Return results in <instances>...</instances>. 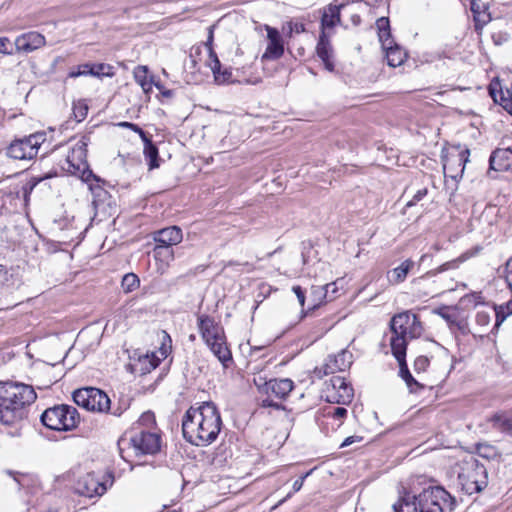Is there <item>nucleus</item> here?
<instances>
[{"label": "nucleus", "instance_id": "f257e3e1", "mask_svg": "<svg viewBox=\"0 0 512 512\" xmlns=\"http://www.w3.org/2000/svg\"><path fill=\"white\" fill-rule=\"evenodd\" d=\"M222 428L220 412L213 402L191 406L182 419L183 437L192 445L206 447L213 443Z\"/></svg>", "mask_w": 512, "mask_h": 512}, {"label": "nucleus", "instance_id": "f03ea898", "mask_svg": "<svg viewBox=\"0 0 512 512\" xmlns=\"http://www.w3.org/2000/svg\"><path fill=\"white\" fill-rule=\"evenodd\" d=\"M37 398L30 385L22 383H0V422L16 424L27 417L28 406Z\"/></svg>", "mask_w": 512, "mask_h": 512}, {"label": "nucleus", "instance_id": "7ed1b4c3", "mask_svg": "<svg viewBox=\"0 0 512 512\" xmlns=\"http://www.w3.org/2000/svg\"><path fill=\"white\" fill-rule=\"evenodd\" d=\"M455 498L440 486L429 487L417 495L405 493L393 504L394 512H452Z\"/></svg>", "mask_w": 512, "mask_h": 512}, {"label": "nucleus", "instance_id": "20e7f679", "mask_svg": "<svg viewBox=\"0 0 512 512\" xmlns=\"http://www.w3.org/2000/svg\"><path fill=\"white\" fill-rule=\"evenodd\" d=\"M390 330L391 351L395 358H399L406 356L408 339L420 337L423 327L416 314L405 311L392 317Z\"/></svg>", "mask_w": 512, "mask_h": 512}, {"label": "nucleus", "instance_id": "39448f33", "mask_svg": "<svg viewBox=\"0 0 512 512\" xmlns=\"http://www.w3.org/2000/svg\"><path fill=\"white\" fill-rule=\"evenodd\" d=\"M197 326L206 345L222 365L227 368L232 362V354L227 346L223 327L216 323L213 317L206 314L197 316Z\"/></svg>", "mask_w": 512, "mask_h": 512}, {"label": "nucleus", "instance_id": "423d86ee", "mask_svg": "<svg viewBox=\"0 0 512 512\" xmlns=\"http://www.w3.org/2000/svg\"><path fill=\"white\" fill-rule=\"evenodd\" d=\"M132 449L135 456L141 455H155L161 448V436L154 430H145L134 428L129 438H121L118 442L120 455L126 459L124 455V446Z\"/></svg>", "mask_w": 512, "mask_h": 512}, {"label": "nucleus", "instance_id": "0eeeda50", "mask_svg": "<svg viewBox=\"0 0 512 512\" xmlns=\"http://www.w3.org/2000/svg\"><path fill=\"white\" fill-rule=\"evenodd\" d=\"M458 481L462 491L468 495L479 493L488 485V473L486 467L475 457L464 459L460 465Z\"/></svg>", "mask_w": 512, "mask_h": 512}, {"label": "nucleus", "instance_id": "6e6552de", "mask_svg": "<svg viewBox=\"0 0 512 512\" xmlns=\"http://www.w3.org/2000/svg\"><path fill=\"white\" fill-rule=\"evenodd\" d=\"M41 423L55 431H71L80 422V415L73 406L60 404L47 408L40 417Z\"/></svg>", "mask_w": 512, "mask_h": 512}, {"label": "nucleus", "instance_id": "1a4fd4ad", "mask_svg": "<svg viewBox=\"0 0 512 512\" xmlns=\"http://www.w3.org/2000/svg\"><path fill=\"white\" fill-rule=\"evenodd\" d=\"M74 402L88 411L111 413L114 416H120L123 413L121 408L111 410V401L107 394L94 387H85L73 392Z\"/></svg>", "mask_w": 512, "mask_h": 512}, {"label": "nucleus", "instance_id": "9d476101", "mask_svg": "<svg viewBox=\"0 0 512 512\" xmlns=\"http://www.w3.org/2000/svg\"><path fill=\"white\" fill-rule=\"evenodd\" d=\"M46 141L45 132H36L21 139H16L7 147L6 154L14 160H32Z\"/></svg>", "mask_w": 512, "mask_h": 512}, {"label": "nucleus", "instance_id": "9b49d317", "mask_svg": "<svg viewBox=\"0 0 512 512\" xmlns=\"http://www.w3.org/2000/svg\"><path fill=\"white\" fill-rule=\"evenodd\" d=\"M325 385L324 392L328 402L348 404L352 401L354 396L353 388L343 377L333 376Z\"/></svg>", "mask_w": 512, "mask_h": 512}, {"label": "nucleus", "instance_id": "f8f14e48", "mask_svg": "<svg viewBox=\"0 0 512 512\" xmlns=\"http://www.w3.org/2000/svg\"><path fill=\"white\" fill-rule=\"evenodd\" d=\"M89 138L84 136L71 148L68 153L65 163L62 165L63 170L70 174H78L79 169L87 164V146Z\"/></svg>", "mask_w": 512, "mask_h": 512}, {"label": "nucleus", "instance_id": "ddd939ff", "mask_svg": "<svg viewBox=\"0 0 512 512\" xmlns=\"http://www.w3.org/2000/svg\"><path fill=\"white\" fill-rule=\"evenodd\" d=\"M458 267V261L457 260H451L448 262L443 263L436 269L430 270L426 272L424 275L415 278L412 281V285L414 290L416 291L417 295L419 297H425V296H434L439 294V292L436 289H432L429 291H423V288L426 285V281H428L430 278L438 275L439 273L445 272L447 270L456 269Z\"/></svg>", "mask_w": 512, "mask_h": 512}, {"label": "nucleus", "instance_id": "4468645a", "mask_svg": "<svg viewBox=\"0 0 512 512\" xmlns=\"http://www.w3.org/2000/svg\"><path fill=\"white\" fill-rule=\"evenodd\" d=\"M352 353L348 350H341L336 355H329L320 369L316 371L322 375L334 374L339 371H345L352 364Z\"/></svg>", "mask_w": 512, "mask_h": 512}, {"label": "nucleus", "instance_id": "2eb2a0df", "mask_svg": "<svg viewBox=\"0 0 512 512\" xmlns=\"http://www.w3.org/2000/svg\"><path fill=\"white\" fill-rule=\"evenodd\" d=\"M106 487L93 474H86L81 477L75 486V492L80 496L92 498L105 493Z\"/></svg>", "mask_w": 512, "mask_h": 512}, {"label": "nucleus", "instance_id": "dca6fc26", "mask_svg": "<svg viewBox=\"0 0 512 512\" xmlns=\"http://www.w3.org/2000/svg\"><path fill=\"white\" fill-rule=\"evenodd\" d=\"M155 245L173 248L183 240L182 229L178 226H169L152 233Z\"/></svg>", "mask_w": 512, "mask_h": 512}, {"label": "nucleus", "instance_id": "f3484780", "mask_svg": "<svg viewBox=\"0 0 512 512\" xmlns=\"http://www.w3.org/2000/svg\"><path fill=\"white\" fill-rule=\"evenodd\" d=\"M267 31L268 45L262 56V59L277 60L284 54V43L282 36L276 28L269 25L265 26Z\"/></svg>", "mask_w": 512, "mask_h": 512}, {"label": "nucleus", "instance_id": "a211bd4d", "mask_svg": "<svg viewBox=\"0 0 512 512\" xmlns=\"http://www.w3.org/2000/svg\"><path fill=\"white\" fill-rule=\"evenodd\" d=\"M489 170L497 172L512 170V149L498 148L494 150L489 158Z\"/></svg>", "mask_w": 512, "mask_h": 512}, {"label": "nucleus", "instance_id": "6ab92c4d", "mask_svg": "<svg viewBox=\"0 0 512 512\" xmlns=\"http://www.w3.org/2000/svg\"><path fill=\"white\" fill-rule=\"evenodd\" d=\"M489 94L495 103L501 105L512 115V82L509 87L503 90L500 82L492 81L489 85Z\"/></svg>", "mask_w": 512, "mask_h": 512}, {"label": "nucleus", "instance_id": "aec40b11", "mask_svg": "<svg viewBox=\"0 0 512 512\" xmlns=\"http://www.w3.org/2000/svg\"><path fill=\"white\" fill-rule=\"evenodd\" d=\"M45 44V37L35 31L28 32L18 36L15 40V46L18 51L32 52Z\"/></svg>", "mask_w": 512, "mask_h": 512}, {"label": "nucleus", "instance_id": "412c9836", "mask_svg": "<svg viewBox=\"0 0 512 512\" xmlns=\"http://www.w3.org/2000/svg\"><path fill=\"white\" fill-rule=\"evenodd\" d=\"M470 10L473 14L475 31L478 34H481L484 26L491 21V15L488 12V6L481 0H471Z\"/></svg>", "mask_w": 512, "mask_h": 512}, {"label": "nucleus", "instance_id": "4be33fe9", "mask_svg": "<svg viewBox=\"0 0 512 512\" xmlns=\"http://www.w3.org/2000/svg\"><path fill=\"white\" fill-rule=\"evenodd\" d=\"M487 421L491 424L492 428L512 436V413L500 410L493 413Z\"/></svg>", "mask_w": 512, "mask_h": 512}, {"label": "nucleus", "instance_id": "5701e85b", "mask_svg": "<svg viewBox=\"0 0 512 512\" xmlns=\"http://www.w3.org/2000/svg\"><path fill=\"white\" fill-rule=\"evenodd\" d=\"M332 46L329 41L328 35L325 31H321V34L319 36V40L316 46V53L318 57L322 60L324 63L325 68L328 71L334 70V63L332 61Z\"/></svg>", "mask_w": 512, "mask_h": 512}, {"label": "nucleus", "instance_id": "b1692460", "mask_svg": "<svg viewBox=\"0 0 512 512\" xmlns=\"http://www.w3.org/2000/svg\"><path fill=\"white\" fill-rule=\"evenodd\" d=\"M266 392H271L279 399H285L294 388V383L289 378L270 379L265 383Z\"/></svg>", "mask_w": 512, "mask_h": 512}, {"label": "nucleus", "instance_id": "393cba45", "mask_svg": "<svg viewBox=\"0 0 512 512\" xmlns=\"http://www.w3.org/2000/svg\"><path fill=\"white\" fill-rule=\"evenodd\" d=\"M345 6V4H329L323 12L321 18V28L322 31H325V28H333L336 25L341 23V9Z\"/></svg>", "mask_w": 512, "mask_h": 512}, {"label": "nucleus", "instance_id": "a878e982", "mask_svg": "<svg viewBox=\"0 0 512 512\" xmlns=\"http://www.w3.org/2000/svg\"><path fill=\"white\" fill-rule=\"evenodd\" d=\"M208 66L211 68L214 80L217 84H226L231 81V70L227 68L222 70L221 62L215 51H211V60L208 61Z\"/></svg>", "mask_w": 512, "mask_h": 512}, {"label": "nucleus", "instance_id": "bb28decb", "mask_svg": "<svg viewBox=\"0 0 512 512\" xmlns=\"http://www.w3.org/2000/svg\"><path fill=\"white\" fill-rule=\"evenodd\" d=\"M468 155H469V150L466 149V150L459 152L456 156L449 157L447 159V161L443 164V169H444L445 175H448V172L452 171L453 166L457 165L459 168L458 173L457 174H449V176L452 178H456L458 174H460V176H461L463 174L465 164L468 161Z\"/></svg>", "mask_w": 512, "mask_h": 512}, {"label": "nucleus", "instance_id": "cd10ccee", "mask_svg": "<svg viewBox=\"0 0 512 512\" xmlns=\"http://www.w3.org/2000/svg\"><path fill=\"white\" fill-rule=\"evenodd\" d=\"M382 47L386 50V58L389 66L398 67L404 62L406 52L401 47L396 44H387Z\"/></svg>", "mask_w": 512, "mask_h": 512}, {"label": "nucleus", "instance_id": "c85d7f7f", "mask_svg": "<svg viewBox=\"0 0 512 512\" xmlns=\"http://www.w3.org/2000/svg\"><path fill=\"white\" fill-rule=\"evenodd\" d=\"M396 360L399 363L400 368V376L405 381L406 385L408 386L410 392H417L418 389L423 388V386L417 382L412 374L410 373L407 364H406V356L396 358Z\"/></svg>", "mask_w": 512, "mask_h": 512}, {"label": "nucleus", "instance_id": "c756f323", "mask_svg": "<svg viewBox=\"0 0 512 512\" xmlns=\"http://www.w3.org/2000/svg\"><path fill=\"white\" fill-rule=\"evenodd\" d=\"M153 256L156 262L160 263L162 267H168L175 259L173 248H167L155 245L153 248Z\"/></svg>", "mask_w": 512, "mask_h": 512}, {"label": "nucleus", "instance_id": "7c9ffc66", "mask_svg": "<svg viewBox=\"0 0 512 512\" xmlns=\"http://www.w3.org/2000/svg\"><path fill=\"white\" fill-rule=\"evenodd\" d=\"M376 26L378 29V36L382 43V46H386L387 44H393V39L391 38L390 32V23L387 17H381L376 21Z\"/></svg>", "mask_w": 512, "mask_h": 512}, {"label": "nucleus", "instance_id": "2f4dec72", "mask_svg": "<svg viewBox=\"0 0 512 512\" xmlns=\"http://www.w3.org/2000/svg\"><path fill=\"white\" fill-rule=\"evenodd\" d=\"M493 311L496 317L494 328H498L508 316L512 315V299L502 305H494Z\"/></svg>", "mask_w": 512, "mask_h": 512}, {"label": "nucleus", "instance_id": "473e14b6", "mask_svg": "<svg viewBox=\"0 0 512 512\" xmlns=\"http://www.w3.org/2000/svg\"><path fill=\"white\" fill-rule=\"evenodd\" d=\"M413 266L414 262L411 259H407L402 262L398 267L392 270L393 281L395 283L403 282Z\"/></svg>", "mask_w": 512, "mask_h": 512}, {"label": "nucleus", "instance_id": "72a5a7b5", "mask_svg": "<svg viewBox=\"0 0 512 512\" xmlns=\"http://www.w3.org/2000/svg\"><path fill=\"white\" fill-rule=\"evenodd\" d=\"M144 154L149 160V169H154L159 166L158 164V149L157 147L146 137Z\"/></svg>", "mask_w": 512, "mask_h": 512}, {"label": "nucleus", "instance_id": "f704fd0d", "mask_svg": "<svg viewBox=\"0 0 512 512\" xmlns=\"http://www.w3.org/2000/svg\"><path fill=\"white\" fill-rule=\"evenodd\" d=\"M89 75L94 77H112L114 75L113 67L109 64L98 63V64H90L89 63Z\"/></svg>", "mask_w": 512, "mask_h": 512}, {"label": "nucleus", "instance_id": "c9c22d12", "mask_svg": "<svg viewBox=\"0 0 512 512\" xmlns=\"http://www.w3.org/2000/svg\"><path fill=\"white\" fill-rule=\"evenodd\" d=\"M136 82L141 86L145 93H149L152 89V82L147 79V68L139 67L134 72Z\"/></svg>", "mask_w": 512, "mask_h": 512}, {"label": "nucleus", "instance_id": "e433bc0d", "mask_svg": "<svg viewBox=\"0 0 512 512\" xmlns=\"http://www.w3.org/2000/svg\"><path fill=\"white\" fill-rule=\"evenodd\" d=\"M140 285V280L138 276L134 273H127L123 276L121 287L125 293H130L138 288Z\"/></svg>", "mask_w": 512, "mask_h": 512}, {"label": "nucleus", "instance_id": "4c0bfd02", "mask_svg": "<svg viewBox=\"0 0 512 512\" xmlns=\"http://www.w3.org/2000/svg\"><path fill=\"white\" fill-rule=\"evenodd\" d=\"M73 115L77 122L83 121L88 114V105L84 100L73 103Z\"/></svg>", "mask_w": 512, "mask_h": 512}, {"label": "nucleus", "instance_id": "58836bf2", "mask_svg": "<svg viewBox=\"0 0 512 512\" xmlns=\"http://www.w3.org/2000/svg\"><path fill=\"white\" fill-rule=\"evenodd\" d=\"M155 425V415L151 411L144 412L139 420H138V427L137 429H145V430H151L152 427Z\"/></svg>", "mask_w": 512, "mask_h": 512}, {"label": "nucleus", "instance_id": "ea45409f", "mask_svg": "<svg viewBox=\"0 0 512 512\" xmlns=\"http://www.w3.org/2000/svg\"><path fill=\"white\" fill-rule=\"evenodd\" d=\"M452 309L451 307L444 306L435 311L437 315H439L441 318H443L447 324L452 327L456 323V319L458 318L456 314L450 313L449 310Z\"/></svg>", "mask_w": 512, "mask_h": 512}, {"label": "nucleus", "instance_id": "a19ab883", "mask_svg": "<svg viewBox=\"0 0 512 512\" xmlns=\"http://www.w3.org/2000/svg\"><path fill=\"white\" fill-rule=\"evenodd\" d=\"M0 284L4 286H11L14 284L11 269L2 264H0Z\"/></svg>", "mask_w": 512, "mask_h": 512}, {"label": "nucleus", "instance_id": "79ce46f5", "mask_svg": "<svg viewBox=\"0 0 512 512\" xmlns=\"http://www.w3.org/2000/svg\"><path fill=\"white\" fill-rule=\"evenodd\" d=\"M79 176L84 182L89 183L94 180L96 182H100V178L93 174L92 170L89 169L88 163L83 166V169H79V173L76 174Z\"/></svg>", "mask_w": 512, "mask_h": 512}, {"label": "nucleus", "instance_id": "37998d69", "mask_svg": "<svg viewBox=\"0 0 512 512\" xmlns=\"http://www.w3.org/2000/svg\"><path fill=\"white\" fill-rule=\"evenodd\" d=\"M88 71H90L89 63H84V64L77 66L76 68L71 69L68 73V77L69 78H77L79 76H86V75H89Z\"/></svg>", "mask_w": 512, "mask_h": 512}, {"label": "nucleus", "instance_id": "c03bdc74", "mask_svg": "<svg viewBox=\"0 0 512 512\" xmlns=\"http://www.w3.org/2000/svg\"><path fill=\"white\" fill-rule=\"evenodd\" d=\"M491 321V315L487 311H478L476 314V323L480 326H487Z\"/></svg>", "mask_w": 512, "mask_h": 512}, {"label": "nucleus", "instance_id": "a18cd8bd", "mask_svg": "<svg viewBox=\"0 0 512 512\" xmlns=\"http://www.w3.org/2000/svg\"><path fill=\"white\" fill-rule=\"evenodd\" d=\"M118 126L131 129L134 132L138 133L143 140H146L145 132L138 125L131 122H120L118 123Z\"/></svg>", "mask_w": 512, "mask_h": 512}, {"label": "nucleus", "instance_id": "49530a36", "mask_svg": "<svg viewBox=\"0 0 512 512\" xmlns=\"http://www.w3.org/2000/svg\"><path fill=\"white\" fill-rule=\"evenodd\" d=\"M429 366V359L426 356H419L414 362V368L416 371H425Z\"/></svg>", "mask_w": 512, "mask_h": 512}, {"label": "nucleus", "instance_id": "de8ad7c7", "mask_svg": "<svg viewBox=\"0 0 512 512\" xmlns=\"http://www.w3.org/2000/svg\"><path fill=\"white\" fill-rule=\"evenodd\" d=\"M427 188L419 189L412 197L410 201L407 202L406 207H411L415 205L417 202L421 201L427 195Z\"/></svg>", "mask_w": 512, "mask_h": 512}, {"label": "nucleus", "instance_id": "09e8293b", "mask_svg": "<svg viewBox=\"0 0 512 512\" xmlns=\"http://www.w3.org/2000/svg\"><path fill=\"white\" fill-rule=\"evenodd\" d=\"M505 279L512 292V257L506 262Z\"/></svg>", "mask_w": 512, "mask_h": 512}, {"label": "nucleus", "instance_id": "8fccbe9b", "mask_svg": "<svg viewBox=\"0 0 512 512\" xmlns=\"http://www.w3.org/2000/svg\"><path fill=\"white\" fill-rule=\"evenodd\" d=\"M363 441V437L359 435H353L349 436L344 439V441L341 443L340 448L348 447L354 443H360Z\"/></svg>", "mask_w": 512, "mask_h": 512}, {"label": "nucleus", "instance_id": "3c124183", "mask_svg": "<svg viewBox=\"0 0 512 512\" xmlns=\"http://www.w3.org/2000/svg\"><path fill=\"white\" fill-rule=\"evenodd\" d=\"M213 28H214V26H210L209 27L207 41L205 42V46L208 48V52H209V59H208V61L211 60V51H214L213 50V46H212L213 45V39H214Z\"/></svg>", "mask_w": 512, "mask_h": 512}, {"label": "nucleus", "instance_id": "603ef678", "mask_svg": "<svg viewBox=\"0 0 512 512\" xmlns=\"http://www.w3.org/2000/svg\"><path fill=\"white\" fill-rule=\"evenodd\" d=\"M312 471L313 470L308 471L306 474H304L299 479L294 481L292 486L293 491L291 492L292 494L298 492L302 488L305 478L308 477L312 473Z\"/></svg>", "mask_w": 512, "mask_h": 512}, {"label": "nucleus", "instance_id": "864d4df0", "mask_svg": "<svg viewBox=\"0 0 512 512\" xmlns=\"http://www.w3.org/2000/svg\"><path fill=\"white\" fill-rule=\"evenodd\" d=\"M288 27H289V36H291L293 32L300 34L305 31V26L302 23L290 22V23H288Z\"/></svg>", "mask_w": 512, "mask_h": 512}, {"label": "nucleus", "instance_id": "5fc2aeb1", "mask_svg": "<svg viewBox=\"0 0 512 512\" xmlns=\"http://www.w3.org/2000/svg\"><path fill=\"white\" fill-rule=\"evenodd\" d=\"M461 302H467L469 304H473L474 306H476L478 303L481 302V296L476 293L471 294V295H466L463 298H461Z\"/></svg>", "mask_w": 512, "mask_h": 512}, {"label": "nucleus", "instance_id": "6e6d98bb", "mask_svg": "<svg viewBox=\"0 0 512 512\" xmlns=\"http://www.w3.org/2000/svg\"><path fill=\"white\" fill-rule=\"evenodd\" d=\"M292 291L295 293L300 305L303 307L305 303V293L300 286H293Z\"/></svg>", "mask_w": 512, "mask_h": 512}, {"label": "nucleus", "instance_id": "4d7b16f0", "mask_svg": "<svg viewBox=\"0 0 512 512\" xmlns=\"http://www.w3.org/2000/svg\"><path fill=\"white\" fill-rule=\"evenodd\" d=\"M261 406L262 407H272L276 410L283 408L282 404L274 402L272 399H270L268 397L261 401Z\"/></svg>", "mask_w": 512, "mask_h": 512}, {"label": "nucleus", "instance_id": "13d9d810", "mask_svg": "<svg viewBox=\"0 0 512 512\" xmlns=\"http://www.w3.org/2000/svg\"><path fill=\"white\" fill-rule=\"evenodd\" d=\"M155 87L159 90L161 95L166 98H171L174 95V91L170 89H166L161 83H155Z\"/></svg>", "mask_w": 512, "mask_h": 512}, {"label": "nucleus", "instance_id": "bf43d9fd", "mask_svg": "<svg viewBox=\"0 0 512 512\" xmlns=\"http://www.w3.org/2000/svg\"><path fill=\"white\" fill-rule=\"evenodd\" d=\"M10 45V41L6 37L0 38V53L3 54H11V51L8 50V46Z\"/></svg>", "mask_w": 512, "mask_h": 512}, {"label": "nucleus", "instance_id": "052dcab7", "mask_svg": "<svg viewBox=\"0 0 512 512\" xmlns=\"http://www.w3.org/2000/svg\"><path fill=\"white\" fill-rule=\"evenodd\" d=\"M348 411L344 407H336L333 412V417L335 419H343L346 417Z\"/></svg>", "mask_w": 512, "mask_h": 512}, {"label": "nucleus", "instance_id": "680f3d73", "mask_svg": "<svg viewBox=\"0 0 512 512\" xmlns=\"http://www.w3.org/2000/svg\"><path fill=\"white\" fill-rule=\"evenodd\" d=\"M51 176H52L51 174H46L45 176H41V177H32L29 181L30 190H33L34 187L36 185H38L41 181H43L44 179L50 178Z\"/></svg>", "mask_w": 512, "mask_h": 512}, {"label": "nucleus", "instance_id": "e2e57ef3", "mask_svg": "<svg viewBox=\"0 0 512 512\" xmlns=\"http://www.w3.org/2000/svg\"><path fill=\"white\" fill-rule=\"evenodd\" d=\"M323 289H325V294L324 296L327 297V294L329 292V289L330 291H332V293H335L337 288H336V284L335 283H329V284H326Z\"/></svg>", "mask_w": 512, "mask_h": 512}, {"label": "nucleus", "instance_id": "0e129e2a", "mask_svg": "<svg viewBox=\"0 0 512 512\" xmlns=\"http://www.w3.org/2000/svg\"><path fill=\"white\" fill-rule=\"evenodd\" d=\"M453 326H456L459 330L464 331V329L467 326V323L464 320H458L457 318L456 323Z\"/></svg>", "mask_w": 512, "mask_h": 512}, {"label": "nucleus", "instance_id": "69168bd1", "mask_svg": "<svg viewBox=\"0 0 512 512\" xmlns=\"http://www.w3.org/2000/svg\"><path fill=\"white\" fill-rule=\"evenodd\" d=\"M351 21H352V23H353L354 25H359V24H360V22H361V18H360V16H359V15L354 14V15H352V17H351Z\"/></svg>", "mask_w": 512, "mask_h": 512}, {"label": "nucleus", "instance_id": "338daca9", "mask_svg": "<svg viewBox=\"0 0 512 512\" xmlns=\"http://www.w3.org/2000/svg\"><path fill=\"white\" fill-rule=\"evenodd\" d=\"M7 473H8L10 476H12V477H13V479H14V480L19 484V485H21L20 480L18 479V475H19L18 473L13 472V471H8Z\"/></svg>", "mask_w": 512, "mask_h": 512}, {"label": "nucleus", "instance_id": "774afa93", "mask_svg": "<svg viewBox=\"0 0 512 512\" xmlns=\"http://www.w3.org/2000/svg\"><path fill=\"white\" fill-rule=\"evenodd\" d=\"M428 258H431V256H430V255H428V254H423V255L420 257V261H419V262H420V264H421V263H423V262H425V261H426V259H428Z\"/></svg>", "mask_w": 512, "mask_h": 512}]
</instances>
